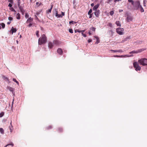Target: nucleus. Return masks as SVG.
I'll return each instance as SVG.
<instances>
[{
  "label": "nucleus",
  "mask_w": 147,
  "mask_h": 147,
  "mask_svg": "<svg viewBox=\"0 0 147 147\" xmlns=\"http://www.w3.org/2000/svg\"><path fill=\"white\" fill-rule=\"evenodd\" d=\"M0 132L2 134H4V130L2 128H0Z\"/></svg>",
  "instance_id": "nucleus-23"
},
{
  "label": "nucleus",
  "mask_w": 147,
  "mask_h": 147,
  "mask_svg": "<svg viewBox=\"0 0 147 147\" xmlns=\"http://www.w3.org/2000/svg\"><path fill=\"white\" fill-rule=\"evenodd\" d=\"M94 3H92L91 4V6L92 7H93L94 6Z\"/></svg>",
  "instance_id": "nucleus-60"
},
{
  "label": "nucleus",
  "mask_w": 147,
  "mask_h": 147,
  "mask_svg": "<svg viewBox=\"0 0 147 147\" xmlns=\"http://www.w3.org/2000/svg\"><path fill=\"white\" fill-rule=\"evenodd\" d=\"M138 52L137 51H132L130 53H138Z\"/></svg>",
  "instance_id": "nucleus-33"
},
{
  "label": "nucleus",
  "mask_w": 147,
  "mask_h": 147,
  "mask_svg": "<svg viewBox=\"0 0 147 147\" xmlns=\"http://www.w3.org/2000/svg\"><path fill=\"white\" fill-rule=\"evenodd\" d=\"M53 43L51 42H49L48 44V46L49 48L52 49L53 46Z\"/></svg>",
  "instance_id": "nucleus-10"
},
{
  "label": "nucleus",
  "mask_w": 147,
  "mask_h": 147,
  "mask_svg": "<svg viewBox=\"0 0 147 147\" xmlns=\"http://www.w3.org/2000/svg\"><path fill=\"white\" fill-rule=\"evenodd\" d=\"M76 23V22H74L73 21H71L69 22V24H73Z\"/></svg>",
  "instance_id": "nucleus-38"
},
{
  "label": "nucleus",
  "mask_w": 147,
  "mask_h": 147,
  "mask_svg": "<svg viewBox=\"0 0 147 147\" xmlns=\"http://www.w3.org/2000/svg\"><path fill=\"white\" fill-rule=\"evenodd\" d=\"M14 101V99H13V101L12 102V105H11V107H13V101Z\"/></svg>",
  "instance_id": "nucleus-59"
},
{
  "label": "nucleus",
  "mask_w": 147,
  "mask_h": 147,
  "mask_svg": "<svg viewBox=\"0 0 147 147\" xmlns=\"http://www.w3.org/2000/svg\"><path fill=\"white\" fill-rule=\"evenodd\" d=\"M124 29L123 28H119L116 29V32L119 35L123 34Z\"/></svg>",
  "instance_id": "nucleus-5"
},
{
  "label": "nucleus",
  "mask_w": 147,
  "mask_h": 147,
  "mask_svg": "<svg viewBox=\"0 0 147 147\" xmlns=\"http://www.w3.org/2000/svg\"><path fill=\"white\" fill-rule=\"evenodd\" d=\"M53 43L54 45H59L60 44V42L59 40H54L53 41Z\"/></svg>",
  "instance_id": "nucleus-8"
},
{
  "label": "nucleus",
  "mask_w": 147,
  "mask_h": 147,
  "mask_svg": "<svg viewBox=\"0 0 147 147\" xmlns=\"http://www.w3.org/2000/svg\"><path fill=\"white\" fill-rule=\"evenodd\" d=\"M16 18L18 19H20V15L19 13H18L17 14Z\"/></svg>",
  "instance_id": "nucleus-22"
},
{
  "label": "nucleus",
  "mask_w": 147,
  "mask_h": 147,
  "mask_svg": "<svg viewBox=\"0 0 147 147\" xmlns=\"http://www.w3.org/2000/svg\"><path fill=\"white\" fill-rule=\"evenodd\" d=\"M36 15H38H38H39V14H40V13L39 12H37V13H36Z\"/></svg>",
  "instance_id": "nucleus-62"
},
{
  "label": "nucleus",
  "mask_w": 147,
  "mask_h": 147,
  "mask_svg": "<svg viewBox=\"0 0 147 147\" xmlns=\"http://www.w3.org/2000/svg\"><path fill=\"white\" fill-rule=\"evenodd\" d=\"M2 78L4 80H5L8 83H10V82L9 80V79L7 77L5 76H2Z\"/></svg>",
  "instance_id": "nucleus-9"
},
{
  "label": "nucleus",
  "mask_w": 147,
  "mask_h": 147,
  "mask_svg": "<svg viewBox=\"0 0 147 147\" xmlns=\"http://www.w3.org/2000/svg\"><path fill=\"white\" fill-rule=\"evenodd\" d=\"M33 21V18L30 17L27 20L26 22V23H31Z\"/></svg>",
  "instance_id": "nucleus-12"
},
{
  "label": "nucleus",
  "mask_w": 147,
  "mask_h": 147,
  "mask_svg": "<svg viewBox=\"0 0 147 147\" xmlns=\"http://www.w3.org/2000/svg\"><path fill=\"white\" fill-rule=\"evenodd\" d=\"M20 11L22 12V14H24V12H25V11H24V9L21 10Z\"/></svg>",
  "instance_id": "nucleus-52"
},
{
  "label": "nucleus",
  "mask_w": 147,
  "mask_h": 147,
  "mask_svg": "<svg viewBox=\"0 0 147 147\" xmlns=\"http://www.w3.org/2000/svg\"><path fill=\"white\" fill-rule=\"evenodd\" d=\"M111 51H112L113 52H123V51L121 50H111Z\"/></svg>",
  "instance_id": "nucleus-14"
},
{
  "label": "nucleus",
  "mask_w": 147,
  "mask_h": 147,
  "mask_svg": "<svg viewBox=\"0 0 147 147\" xmlns=\"http://www.w3.org/2000/svg\"><path fill=\"white\" fill-rule=\"evenodd\" d=\"M14 145L13 144L11 143V144H8L6 145L4 147H12Z\"/></svg>",
  "instance_id": "nucleus-15"
},
{
  "label": "nucleus",
  "mask_w": 147,
  "mask_h": 147,
  "mask_svg": "<svg viewBox=\"0 0 147 147\" xmlns=\"http://www.w3.org/2000/svg\"><path fill=\"white\" fill-rule=\"evenodd\" d=\"M80 31L82 33V32L83 33V32L85 31V30H80Z\"/></svg>",
  "instance_id": "nucleus-64"
},
{
  "label": "nucleus",
  "mask_w": 147,
  "mask_h": 147,
  "mask_svg": "<svg viewBox=\"0 0 147 147\" xmlns=\"http://www.w3.org/2000/svg\"><path fill=\"white\" fill-rule=\"evenodd\" d=\"M121 1V0H114V1L115 2H116L117 1Z\"/></svg>",
  "instance_id": "nucleus-58"
},
{
  "label": "nucleus",
  "mask_w": 147,
  "mask_h": 147,
  "mask_svg": "<svg viewBox=\"0 0 147 147\" xmlns=\"http://www.w3.org/2000/svg\"><path fill=\"white\" fill-rule=\"evenodd\" d=\"M8 89L10 91L13 92L14 90V88L10 87H8Z\"/></svg>",
  "instance_id": "nucleus-21"
},
{
  "label": "nucleus",
  "mask_w": 147,
  "mask_h": 147,
  "mask_svg": "<svg viewBox=\"0 0 147 147\" xmlns=\"http://www.w3.org/2000/svg\"><path fill=\"white\" fill-rule=\"evenodd\" d=\"M11 22H7V24H9L11 23Z\"/></svg>",
  "instance_id": "nucleus-63"
},
{
  "label": "nucleus",
  "mask_w": 147,
  "mask_h": 147,
  "mask_svg": "<svg viewBox=\"0 0 147 147\" xmlns=\"http://www.w3.org/2000/svg\"><path fill=\"white\" fill-rule=\"evenodd\" d=\"M138 62L141 65L143 66L147 65V59L146 58H142L138 60Z\"/></svg>",
  "instance_id": "nucleus-2"
},
{
  "label": "nucleus",
  "mask_w": 147,
  "mask_h": 147,
  "mask_svg": "<svg viewBox=\"0 0 147 147\" xmlns=\"http://www.w3.org/2000/svg\"><path fill=\"white\" fill-rule=\"evenodd\" d=\"M122 57V56H119L118 55H114V57Z\"/></svg>",
  "instance_id": "nucleus-48"
},
{
  "label": "nucleus",
  "mask_w": 147,
  "mask_h": 147,
  "mask_svg": "<svg viewBox=\"0 0 147 147\" xmlns=\"http://www.w3.org/2000/svg\"><path fill=\"white\" fill-rule=\"evenodd\" d=\"M133 65L134 67L135 68V70L136 71H140V70L141 68L139 66L137 62H135L133 63Z\"/></svg>",
  "instance_id": "nucleus-4"
},
{
  "label": "nucleus",
  "mask_w": 147,
  "mask_h": 147,
  "mask_svg": "<svg viewBox=\"0 0 147 147\" xmlns=\"http://www.w3.org/2000/svg\"><path fill=\"white\" fill-rule=\"evenodd\" d=\"M95 38L97 40L95 43L97 44L100 42L99 38L97 37H95Z\"/></svg>",
  "instance_id": "nucleus-27"
},
{
  "label": "nucleus",
  "mask_w": 147,
  "mask_h": 147,
  "mask_svg": "<svg viewBox=\"0 0 147 147\" xmlns=\"http://www.w3.org/2000/svg\"><path fill=\"white\" fill-rule=\"evenodd\" d=\"M11 30L12 31V34L13 33L16 32L17 31L16 29V28H14L13 27H12Z\"/></svg>",
  "instance_id": "nucleus-19"
},
{
  "label": "nucleus",
  "mask_w": 147,
  "mask_h": 147,
  "mask_svg": "<svg viewBox=\"0 0 147 147\" xmlns=\"http://www.w3.org/2000/svg\"><path fill=\"white\" fill-rule=\"evenodd\" d=\"M8 6L9 7H11L12 6V5H11V3H9V4Z\"/></svg>",
  "instance_id": "nucleus-56"
},
{
  "label": "nucleus",
  "mask_w": 147,
  "mask_h": 147,
  "mask_svg": "<svg viewBox=\"0 0 147 147\" xmlns=\"http://www.w3.org/2000/svg\"><path fill=\"white\" fill-rule=\"evenodd\" d=\"M13 18L11 17H9L8 18V20L10 21H11L13 20Z\"/></svg>",
  "instance_id": "nucleus-50"
},
{
  "label": "nucleus",
  "mask_w": 147,
  "mask_h": 147,
  "mask_svg": "<svg viewBox=\"0 0 147 147\" xmlns=\"http://www.w3.org/2000/svg\"><path fill=\"white\" fill-rule=\"evenodd\" d=\"M58 131L59 132H61L63 131V129L61 127H59L58 129Z\"/></svg>",
  "instance_id": "nucleus-25"
},
{
  "label": "nucleus",
  "mask_w": 147,
  "mask_h": 147,
  "mask_svg": "<svg viewBox=\"0 0 147 147\" xmlns=\"http://www.w3.org/2000/svg\"><path fill=\"white\" fill-rule=\"evenodd\" d=\"M94 14L97 18H98L100 14V10L99 9L96 10L95 11Z\"/></svg>",
  "instance_id": "nucleus-6"
},
{
  "label": "nucleus",
  "mask_w": 147,
  "mask_h": 147,
  "mask_svg": "<svg viewBox=\"0 0 147 147\" xmlns=\"http://www.w3.org/2000/svg\"><path fill=\"white\" fill-rule=\"evenodd\" d=\"M75 33H76L77 32H81V31H80V30H79V29H77V30H75Z\"/></svg>",
  "instance_id": "nucleus-43"
},
{
  "label": "nucleus",
  "mask_w": 147,
  "mask_h": 147,
  "mask_svg": "<svg viewBox=\"0 0 147 147\" xmlns=\"http://www.w3.org/2000/svg\"><path fill=\"white\" fill-rule=\"evenodd\" d=\"M9 9L12 11H14L15 12H16L15 10L12 7L9 8Z\"/></svg>",
  "instance_id": "nucleus-30"
},
{
  "label": "nucleus",
  "mask_w": 147,
  "mask_h": 147,
  "mask_svg": "<svg viewBox=\"0 0 147 147\" xmlns=\"http://www.w3.org/2000/svg\"><path fill=\"white\" fill-rule=\"evenodd\" d=\"M57 52L60 55H62L63 54V51L61 48H58L57 50Z\"/></svg>",
  "instance_id": "nucleus-11"
},
{
  "label": "nucleus",
  "mask_w": 147,
  "mask_h": 147,
  "mask_svg": "<svg viewBox=\"0 0 147 147\" xmlns=\"http://www.w3.org/2000/svg\"><path fill=\"white\" fill-rule=\"evenodd\" d=\"M140 11L141 12H144V11L143 8H142V7L141 5H140Z\"/></svg>",
  "instance_id": "nucleus-26"
},
{
  "label": "nucleus",
  "mask_w": 147,
  "mask_h": 147,
  "mask_svg": "<svg viewBox=\"0 0 147 147\" xmlns=\"http://www.w3.org/2000/svg\"><path fill=\"white\" fill-rule=\"evenodd\" d=\"M82 35L84 37H86V34H84L82 32Z\"/></svg>",
  "instance_id": "nucleus-54"
},
{
  "label": "nucleus",
  "mask_w": 147,
  "mask_h": 147,
  "mask_svg": "<svg viewBox=\"0 0 147 147\" xmlns=\"http://www.w3.org/2000/svg\"><path fill=\"white\" fill-rule=\"evenodd\" d=\"M90 29H91L92 31H95L96 28L94 27H92L90 28Z\"/></svg>",
  "instance_id": "nucleus-39"
},
{
  "label": "nucleus",
  "mask_w": 147,
  "mask_h": 147,
  "mask_svg": "<svg viewBox=\"0 0 147 147\" xmlns=\"http://www.w3.org/2000/svg\"><path fill=\"white\" fill-rule=\"evenodd\" d=\"M92 40L91 39H90L88 40V43H90L92 41Z\"/></svg>",
  "instance_id": "nucleus-55"
},
{
  "label": "nucleus",
  "mask_w": 147,
  "mask_h": 147,
  "mask_svg": "<svg viewBox=\"0 0 147 147\" xmlns=\"http://www.w3.org/2000/svg\"><path fill=\"white\" fill-rule=\"evenodd\" d=\"M39 32L38 31H37L36 32V34L38 37H39Z\"/></svg>",
  "instance_id": "nucleus-37"
},
{
  "label": "nucleus",
  "mask_w": 147,
  "mask_h": 147,
  "mask_svg": "<svg viewBox=\"0 0 147 147\" xmlns=\"http://www.w3.org/2000/svg\"><path fill=\"white\" fill-rule=\"evenodd\" d=\"M146 50V49H140L137 51V52H138V53L141 52L143 51H144Z\"/></svg>",
  "instance_id": "nucleus-20"
},
{
  "label": "nucleus",
  "mask_w": 147,
  "mask_h": 147,
  "mask_svg": "<svg viewBox=\"0 0 147 147\" xmlns=\"http://www.w3.org/2000/svg\"><path fill=\"white\" fill-rule=\"evenodd\" d=\"M20 0H18V6H20Z\"/></svg>",
  "instance_id": "nucleus-49"
},
{
  "label": "nucleus",
  "mask_w": 147,
  "mask_h": 147,
  "mask_svg": "<svg viewBox=\"0 0 147 147\" xmlns=\"http://www.w3.org/2000/svg\"><path fill=\"white\" fill-rule=\"evenodd\" d=\"M52 128V127L51 125H49L46 127V128L47 130H49L51 129Z\"/></svg>",
  "instance_id": "nucleus-29"
},
{
  "label": "nucleus",
  "mask_w": 147,
  "mask_h": 147,
  "mask_svg": "<svg viewBox=\"0 0 147 147\" xmlns=\"http://www.w3.org/2000/svg\"><path fill=\"white\" fill-rule=\"evenodd\" d=\"M9 127L10 130V131L11 132L12 131L13 129V127L12 125H11V126H9Z\"/></svg>",
  "instance_id": "nucleus-35"
},
{
  "label": "nucleus",
  "mask_w": 147,
  "mask_h": 147,
  "mask_svg": "<svg viewBox=\"0 0 147 147\" xmlns=\"http://www.w3.org/2000/svg\"><path fill=\"white\" fill-rule=\"evenodd\" d=\"M25 16L26 18H28L29 16L28 13H26Z\"/></svg>",
  "instance_id": "nucleus-42"
},
{
  "label": "nucleus",
  "mask_w": 147,
  "mask_h": 147,
  "mask_svg": "<svg viewBox=\"0 0 147 147\" xmlns=\"http://www.w3.org/2000/svg\"><path fill=\"white\" fill-rule=\"evenodd\" d=\"M134 8L136 10H137L140 7V2L139 1H135L133 5H132Z\"/></svg>",
  "instance_id": "nucleus-3"
},
{
  "label": "nucleus",
  "mask_w": 147,
  "mask_h": 147,
  "mask_svg": "<svg viewBox=\"0 0 147 147\" xmlns=\"http://www.w3.org/2000/svg\"><path fill=\"white\" fill-rule=\"evenodd\" d=\"M54 14L55 16H57L58 15V11L57 9H54Z\"/></svg>",
  "instance_id": "nucleus-17"
},
{
  "label": "nucleus",
  "mask_w": 147,
  "mask_h": 147,
  "mask_svg": "<svg viewBox=\"0 0 147 147\" xmlns=\"http://www.w3.org/2000/svg\"><path fill=\"white\" fill-rule=\"evenodd\" d=\"M89 15H90V16H89V18H91L92 17V14H90Z\"/></svg>",
  "instance_id": "nucleus-61"
},
{
  "label": "nucleus",
  "mask_w": 147,
  "mask_h": 147,
  "mask_svg": "<svg viewBox=\"0 0 147 147\" xmlns=\"http://www.w3.org/2000/svg\"><path fill=\"white\" fill-rule=\"evenodd\" d=\"M13 81L15 82H16V83L18 85H19V82H18L16 80V79H15V78H13Z\"/></svg>",
  "instance_id": "nucleus-28"
},
{
  "label": "nucleus",
  "mask_w": 147,
  "mask_h": 147,
  "mask_svg": "<svg viewBox=\"0 0 147 147\" xmlns=\"http://www.w3.org/2000/svg\"><path fill=\"white\" fill-rule=\"evenodd\" d=\"M108 25L110 27H112V24L111 23H109L108 24Z\"/></svg>",
  "instance_id": "nucleus-40"
},
{
  "label": "nucleus",
  "mask_w": 147,
  "mask_h": 147,
  "mask_svg": "<svg viewBox=\"0 0 147 147\" xmlns=\"http://www.w3.org/2000/svg\"><path fill=\"white\" fill-rule=\"evenodd\" d=\"M114 12L113 11H111L110 13V15H111V16H112L113 15V14H114Z\"/></svg>",
  "instance_id": "nucleus-41"
},
{
  "label": "nucleus",
  "mask_w": 147,
  "mask_h": 147,
  "mask_svg": "<svg viewBox=\"0 0 147 147\" xmlns=\"http://www.w3.org/2000/svg\"><path fill=\"white\" fill-rule=\"evenodd\" d=\"M92 9H90V10H89V11L88 12V15L91 14V13H92Z\"/></svg>",
  "instance_id": "nucleus-36"
},
{
  "label": "nucleus",
  "mask_w": 147,
  "mask_h": 147,
  "mask_svg": "<svg viewBox=\"0 0 147 147\" xmlns=\"http://www.w3.org/2000/svg\"><path fill=\"white\" fill-rule=\"evenodd\" d=\"M0 25H1L2 26V28H4L5 26V25L4 23H1L0 24Z\"/></svg>",
  "instance_id": "nucleus-31"
},
{
  "label": "nucleus",
  "mask_w": 147,
  "mask_h": 147,
  "mask_svg": "<svg viewBox=\"0 0 147 147\" xmlns=\"http://www.w3.org/2000/svg\"><path fill=\"white\" fill-rule=\"evenodd\" d=\"M147 3V1L146 0H144L143 1V5L144 7H146V4Z\"/></svg>",
  "instance_id": "nucleus-24"
},
{
  "label": "nucleus",
  "mask_w": 147,
  "mask_h": 147,
  "mask_svg": "<svg viewBox=\"0 0 147 147\" xmlns=\"http://www.w3.org/2000/svg\"><path fill=\"white\" fill-rule=\"evenodd\" d=\"M35 17L36 20H39V19L36 15H35Z\"/></svg>",
  "instance_id": "nucleus-53"
},
{
  "label": "nucleus",
  "mask_w": 147,
  "mask_h": 147,
  "mask_svg": "<svg viewBox=\"0 0 147 147\" xmlns=\"http://www.w3.org/2000/svg\"><path fill=\"white\" fill-rule=\"evenodd\" d=\"M53 7V5H51V8L50 9H49L47 11V13H49L51 12Z\"/></svg>",
  "instance_id": "nucleus-18"
},
{
  "label": "nucleus",
  "mask_w": 147,
  "mask_h": 147,
  "mask_svg": "<svg viewBox=\"0 0 147 147\" xmlns=\"http://www.w3.org/2000/svg\"><path fill=\"white\" fill-rule=\"evenodd\" d=\"M100 5L99 4H98L96 5H95L93 8V10L94 11H95L97 10V9L99 6Z\"/></svg>",
  "instance_id": "nucleus-13"
},
{
  "label": "nucleus",
  "mask_w": 147,
  "mask_h": 147,
  "mask_svg": "<svg viewBox=\"0 0 147 147\" xmlns=\"http://www.w3.org/2000/svg\"><path fill=\"white\" fill-rule=\"evenodd\" d=\"M30 23V24H29L27 26L28 27H30L32 25V23Z\"/></svg>",
  "instance_id": "nucleus-44"
},
{
  "label": "nucleus",
  "mask_w": 147,
  "mask_h": 147,
  "mask_svg": "<svg viewBox=\"0 0 147 147\" xmlns=\"http://www.w3.org/2000/svg\"><path fill=\"white\" fill-rule=\"evenodd\" d=\"M128 1L129 2L131 3L132 5H133L134 3V2L133 0H128Z\"/></svg>",
  "instance_id": "nucleus-34"
},
{
  "label": "nucleus",
  "mask_w": 147,
  "mask_h": 147,
  "mask_svg": "<svg viewBox=\"0 0 147 147\" xmlns=\"http://www.w3.org/2000/svg\"><path fill=\"white\" fill-rule=\"evenodd\" d=\"M11 4L13 3V0H7Z\"/></svg>",
  "instance_id": "nucleus-46"
},
{
  "label": "nucleus",
  "mask_w": 147,
  "mask_h": 147,
  "mask_svg": "<svg viewBox=\"0 0 147 147\" xmlns=\"http://www.w3.org/2000/svg\"><path fill=\"white\" fill-rule=\"evenodd\" d=\"M69 32L70 33H73V31L72 29H69Z\"/></svg>",
  "instance_id": "nucleus-47"
},
{
  "label": "nucleus",
  "mask_w": 147,
  "mask_h": 147,
  "mask_svg": "<svg viewBox=\"0 0 147 147\" xmlns=\"http://www.w3.org/2000/svg\"><path fill=\"white\" fill-rule=\"evenodd\" d=\"M61 13H62L61 15H62V16H64V15H65V13H64V12H61Z\"/></svg>",
  "instance_id": "nucleus-57"
},
{
  "label": "nucleus",
  "mask_w": 147,
  "mask_h": 147,
  "mask_svg": "<svg viewBox=\"0 0 147 147\" xmlns=\"http://www.w3.org/2000/svg\"><path fill=\"white\" fill-rule=\"evenodd\" d=\"M4 113L3 112H1L0 113V117H2L4 115Z\"/></svg>",
  "instance_id": "nucleus-32"
},
{
  "label": "nucleus",
  "mask_w": 147,
  "mask_h": 147,
  "mask_svg": "<svg viewBox=\"0 0 147 147\" xmlns=\"http://www.w3.org/2000/svg\"><path fill=\"white\" fill-rule=\"evenodd\" d=\"M115 24L117 25V26H121V24L120 23V22L119 21H117L115 22Z\"/></svg>",
  "instance_id": "nucleus-16"
},
{
  "label": "nucleus",
  "mask_w": 147,
  "mask_h": 147,
  "mask_svg": "<svg viewBox=\"0 0 147 147\" xmlns=\"http://www.w3.org/2000/svg\"><path fill=\"white\" fill-rule=\"evenodd\" d=\"M18 7L20 11L23 9L22 6L20 5L18 6Z\"/></svg>",
  "instance_id": "nucleus-45"
},
{
  "label": "nucleus",
  "mask_w": 147,
  "mask_h": 147,
  "mask_svg": "<svg viewBox=\"0 0 147 147\" xmlns=\"http://www.w3.org/2000/svg\"><path fill=\"white\" fill-rule=\"evenodd\" d=\"M57 17L58 18H60V17H62V16L61 15V14H58V15H57Z\"/></svg>",
  "instance_id": "nucleus-51"
},
{
  "label": "nucleus",
  "mask_w": 147,
  "mask_h": 147,
  "mask_svg": "<svg viewBox=\"0 0 147 147\" xmlns=\"http://www.w3.org/2000/svg\"><path fill=\"white\" fill-rule=\"evenodd\" d=\"M127 21L128 22H129L130 21H131L133 20V18L132 16L128 15L126 18Z\"/></svg>",
  "instance_id": "nucleus-7"
},
{
  "label": "nucleus",
  "mask_w": 147,
  "mask_h": 147,
  "mask_svg": "<svg viewBox=\"0 0 147 147\" xmlns=\"http://www.w3.org/2000/svg\"><path fill=\"white\" fill-rule=\"evenodd\" d=\"M47 41V37L44 34H42L38 39V44L40 45L45 43Z\"/></svg>",
  "instance_id": "nucleus-1"
}]
</instances>
